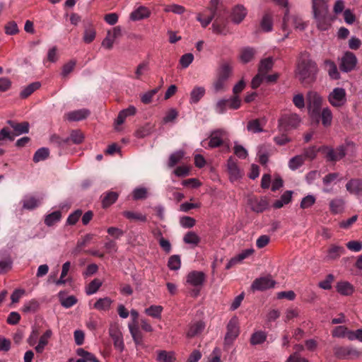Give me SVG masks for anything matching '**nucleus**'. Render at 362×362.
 I'll return each mask as SVG.
<instances>
[{
	"mask_svg": "<svg viewBox=\"0 0 362 362\" xmlns=\"http://www.w3.org/2000/svg\"><path fill=\"white\" fill-rule=\"evenodd\" d=\"M317 70V65L313 61L302 58L298 62L295 76L301 83H309L314 80Z\"/></svg>",
	"mask_w": 362,
	"mask_h": 362,
	"instance_id": "f257e3e1",
	"label": "nucleus"
},
{
	"mask_svg": "<svg viewBox=\"0 0 362 362\" xmlns=\"http://www.w3.org/2000/svg\"><path fill=\"white\" fill-rule=\"evenodd\" d=\"M306 103L308 115L311 117H315L320 115L323 98L315 91H309L306 95Z\"/></svg>",
	"mask_w": 362,
	"mask_h": 362,
	"instance_id": "f03ea898",
	"label": "nucleus"
},
{
	"mask_svg": "<svg viewBox=\"0 0 362 362\" xmlns=\"http://www.w3.org/2000/svg\"><path fill=\"white\" fill-rule=\"evenodd\" d=\"M300 123L301 118L298 114H286L279 119L278 128L280 132H285L297 128Z\"/></svg>",
	"mask_w": 362,
	"mask_h": 362,
	"instance_id": "7ed1b4c3",
	"label": "nucleus"
},
{
	"mask_svg": "<svg viewBox=\"0 0 362 362\" xmlns=\"http://www.w3.org/2000/svg\"><path fill=\"white\" fill-rule=\"evenodd\" d=\"M327 100L333 107H344L347 103L346 90L340 87L333 88L327 95Z\"/></svg>",
	"mask_w": 362,
	"mask_h": 362,
	"instance_id": "20e7f679",
	"label": "nucleus"
},
{
	"mask_svg": "<svg viewBox=\"0 0 362 362\" xmlns=\"http://www.w3.org/2000/svg\"><path fill=\"white\" fill-rule=\"evenodd\" d=\"M239 332L238 320L236 317H233L227 325V332L224 339L225 346H230L238 337Z\"/></svg>",
	"mask_w": 362,
	"mask_h": 362,
	"instance_id": "39448f33",
	"label": "nucleus"
},
{
	"mask_svg": "<svg viewBox=\"0 0 362 362\" xmlns=\"http://www.w3.org/2000/svg\"><path fill=\"white\" fill-rule=\"evenodd\" d=\"M109 334L114 342L116 349L122 352L124 349L123 336L119 325L117 323H112L109 328Z\"/></svg>",
	"mask_w": 362,
	"mask_h": 362,
	"instance_id": "423d86ee",
	"label": "nucleus"
},
{
	"mask_svg": "<svg viewBox=\"0 0 362 362\" xmlns=\"http://www.w3.org/2000/svg\"><path fill=\"white\" fill-rule=\"evenodd\" d=\"M226 169L229 180L231 182L240 180L243 175V171L240 169L237 162L232 157H230L227 161Z\"/></svg>",
	"mask_w": 362,
	"mask_h": 362,
	"instance_id": "0eeeda50",
	"label": "nucleus"
},
{
	"mask_svg": "<svg viewBox=\"0 0 362 362\" xmlns=\"http://www.w3.org/2000/svg\"><path fill=\"white\" fill-rule=\"evenodd\" d=\"M283 28L284 30L291 28L302 30L305 28V23L299 16L286 13L284 18Z\"/></svg>",
	"mask_w": 362,
	"mask_h": 362,
	"instance_id": "6e6552de",
	"label": "nucleus"
},
{
	"mask_svg": "<svg viewBox=\"0 0 362 362\" xmlns=\"http://www.w3.org/2000/svg\"><path fill=\"white\" fill-rule=\"evenodd\" d=\"M84 136L83 133L79 130H73L70 134V136L66 139H61L57 136H53L52 141L57 143L59 146H63L67 144L69 141H71L75 144H79L83 141Z\"/></svg>",
	"mask_w": 362,
	"mask_h": 362,
	"instance_id": "1a4fd4ad",
	"label": "nucleus"
},
{
	"mask_svg": "<svg viewBox=\"0 0 362 362\" xmlns=\"http://www.w3.org/2000/svg\"><path fill=\"white\" fill-rule=\"evenodd\" d=\"M122 35V29L119 26L114 27L107 31L106 37L102 42V46L107 49H112L115 40Z\"/></svg>",
	"mask_w": 362,
	"mask_h": 362,
	"instance_id": "9d476101",
	"label": "nucleus"
},
{
	"mask_svg": "<svg viewBox=\"0 0 362 362\" xmlns=\"http://www.w3.org/2000/svg\"><path fill=\"white\" fill-rule=\"evenodd\" d=\"M357 64V59L355 54L350 52L344 53L341 59L340 69L344 72H349L353 70Z\"/></svg>",
	"mask_w": 362,
	"mask_h": 362,
	"instance_id": "9b49d317",
	"label": "nucleus"
},
{
	"mask_svg": "<svg viewBox=\"0 0 362 362\" xmlns=\"http://www.w3.org/2000/svg\"><path fill=\"white\" fill-rule=\"evenodd\" d=\"M228 136L227 132L223 129H218L211 132L209 136L208 145L209 148H216L221 146Z\"/></svg>",
	"mask_w": 362,
	"mask_h": 362,
	"instance_id": "f8f14e48",
	"label": "nucleus"
},
{
	"mask_svg": "<svg viewBox=\"0 0 362 362\" xmlns=\"http://www.w3.org/2000/svg\"><path fill=\"white\" fill-rule=\"evenodd\" d=\"M274 284V281H273L270 277H261L253 281L251 288L253 291H263L272 288Z\"/></svg>",
	"mask_w": 362,
	"mask_h": 362,
	"instance_id": "ddd939ff",
	"label": "nucleus"
},
{
	"mask_svg": "<svg viewBox=\"0 0 362 362\" xmlns=\"http://www.w3.org/2000/svg\"><path fill=\"white\" fill-rule=\"evenodd\" d=\"M205 280V274L202 272L193 271L187 276V284L194 287H201Z\"/></svg>",
	"mask_w": 362,
	"mask_h": 362,
	"instance_id": "4468645a",
	"label": "nucleus"
},
{
	"mask_svg": "<svg viewBox=\"0 0 362 362\" xmlns=\"http://www.w3.org/2000/svg\"><path fill=\"white\" fill-rule=\"evenodd\" d=\"M233 66L229 62H222L216 71V76L228 81L233 74Z\"/></svg>",
	"mask_w": 362,
	"mask_h": 362,
	"instance_id": "2eb2a0df",
	"label": "nucleus"
},
{
	"mask_svg": "<svg viewBox=\"0 0 362 362\" xmlns=\"http://www.w3.org/2000/svg\"><path fill=\"white\" fill-rule=\"evenodd\" d=\"M346 189L351 194L362 196V179H351L346 184Z\"/></svg>",
	"mask_w": 362,
	"mask_h": 362,
	"instance_id": "dca6fc26",
	"label": "nucleus"
},
{
	"mask_svg": "<svg viewBox=\"0 0 362 362\" xmlns=\"http://www.w3.org/2000/svg\"><path fill=\"white\" fill-rule=\"evenodd\" d=\"M247 13V9L243 5L238 4L233 7L231 13L232 21L236 24L240 23Z\"/></svg>",
	"mask_w": 362,
	"mask_h": 362,
	"instance_id": "f3484780",
	"label": "nucleus"
},
{
	"mask_svg": "<svg viewBox=\"0 0 362 362\" xmlns=\"http://www.w3.org/2000/svg\"><path fill=\"white\" fill-rule=\"evenodd\" d=\"M323 69L327 72L329 78L332 80H337L340 78V73L338 71L336 64L329 59H326L323 62Z\"/></svg>",
	"mask_w": 362,
	"mask_h": 362,
	"instance_id": "a211bd4d",
	"label": "nucleus"
},
{
	"mask_svg": "<svg viewBox=\"0 0 362 362\" xmlns=\"http://www.w3.org/2000/svg\"><path fill=\"white\" fill-rule=\"evenodd\" d=\"M150 10L144 6H139L130 13V19L133 21H141L150 16Z\"/></svg>",
	"mask_w": 362,
	"mask_h": 362,
	"instance_id": "6ab92c4d",
	"label": "nucleus"
},
{
	"mask_svg": "<svg viewBox=\"0 0 362 362\" xmlns=\"http://www.w3.org/2000/svg\"><path fill=\"white\" fill-rule=\"evenodd\" d=\"M252 209L255 212H262L269 206V202L266 197L252 198L250 199Z\"/></svg>",
	"mask_w": 362,
	"mask_h": 362,
	"instance_id": "aec40b11",
	"label": "nucleus"
},
{
	"mask_svg": "<svg viewBox=\"0 0 362 362\" xmlns=\"http://www.w3.org/2000/svg\"><path fill=\"white\" fill-rule=\"evenodd\" d=\"M42 199L35 197L33 195L25 196L22 200L23 208L28 210H33L41 204Z\"/></svg>",
	"mask_w": 362,
	"mask_h": 362,
	"instance_id": "412c9836",
	"label": "nucleus"
},
{
	"mask_svg": "<svg viewBox=\"0 0 362 362\" xmlns=\"http://www.w3.org/2000/svg\"><path fill=\"white\" fill-rule=\"evenodd\" d=\"M89 111L86 109H81L67 112L65 118L69 121H79L86 118L89 115Z\"/></svg>",
	"mask_w": 362,
	"mask_h": 362,
	"instance_id": "4be33fe9",
	"label": "nucleus"
},
{
	"mask_svg": "<svg viewBox=\"0 0 362 362\" xmlns=\"http://www.w3.org/2000/svg\"><path fill=\"white\" fill-rule=\"evenodd\" d=\"M313 10L315 16L328 13V6L324 0H313Z\"/></svg>",
	"mask_w": 362,
	"mask_h": 362,
	"instance_id": "5701e85b",
	"label": "nucleus"
},
{
	"mask_svg": "<svg viewBox=\"0 0 362 362\" xmlns=\"http://www.w3.org/2000/svg\"><path fill=\"white\" fill-rule=\"evenodd\" d=\"M345 250L343 247L336 245H332L328 250L325 257L326 260H333L338 259L344 252Z\"/></svg>",
	"mask_w": 362,
	"mask_h": 362,
	"instance_id": "b1692460",
	"label": "nucleus"
},
{
	"mask_svg": "<svg viewBox=\"0 0 362 362\" xmlns=\"http://www.w3.org/2000/svg\"><path fill=\"white\" fill-rule=\"evenodd\" d=\"M339 180V174L337 173H332L326 175L322 179V183L325 186L323 189V192L328 193L331 192V189L329 187L332 185L337 183Z\"/></svg>",
	"mask_w": 362,
	"mask_h": 362,
	"instance_id": "393cba45",
	"label": "nucleus"
},
{
	"mask_svg": "<svg viewBox=\"0 0 362 362\" xmlns=\"http://www.w3.org/2000/svg\"><path fill=\"white\" fill-rule=\"evenodd\" d=\"M322 124L325 127H328L332 125L333 119V114L331 109L329 107H325L322 109L320 112Z\"/></svg>",
	"mask_w": 362,
	"mask_h": 362,
	"instance_id": "a878e982",
	"label": "nucleus"
},
{
	"mask_svg": "<svg viewBox=\"0 0 362 362\" xmlns=\"http://www.w3.org/2000/svg\"><path fill=\"white\" fill-rule=\"evenodd\" d=\"M255 54L256 50L254 48L244 47L240 50L239 58L241 62L247 64L254 59Z\"/></svg>",
	"mask_w": 362,
	"mask_h": 362,
	"instance_id": "bb28decb",
	"label": "nucleus"
},
{
	"mask_svg": "<svg viewBox=\"0 0 362 362\" xmlns=\"http://www.w3.org/2000/svg\"><path fill=\"white\" fill-rule=\"evenodd\" d=\"M206 90L202 86H194L190 92L189 103L197 104L204 95Z\"/></svg>",
	"mask_w": 362,
	"mask_h": 362,
	"instance_id": "cd10ccee",
	"label": "nucleus"
},
{
	"mask_svg": "<svg viewBox=\"0 0 362 362\" xmlns=\"http://www.w3.org/2000/svg\"><path fill=\"white\" fill-rule=\"evenodd\" d=\"M8 124L14 130L16 136H18L22 134H26L29 132V123L27 122L16 123L9 120L8 121Z\"/></svg>",
	"mask_w": 362,
	"mask_h": 362,
	"instance_id": "c85d7f7f",
	"label": "nucleus"
},
{
	"mask_svg": "<svg viewBox=\"0 0 362 362\" xmlns=\"http://www.w3.org/2000/svg\"><path fill=\"white\" fill-rule=\"evenodd\" d=\"M76 354L80 356L76 362H100L94 354L85 351L83 349H78Z\"/></svg>",
	"mask_w": 362,
	"mask_h": 362,
	"instance_id": "c756f323",
	"label": "nucleus"
},
{
	"mask_svg": "<svg viewBox=\"0 0 362 362\" xmlns=\"http://www.w3.org/2000/svg\"><path fill=\"white\" fill-rule=\"evenodd\" d=\"M52 335V332L47 329L40 338L39 342L35 346V349L36 352L41 354L45 350V346L48 344L49 339Z\"/></svg>",
	"mask_w": 362,
	"mask_h": 362,
	"instance_id": "7c9ffc66",
	"label": "nucleus"
},
{
	"mask_svg": "<svg viewBox=\"0 0 362 362\" xmlns=\"http://www.w3.org/2000/svg\"><path fill=\"white\" fill-rule=\"evenodd\" d=\"M336 289L338 293L343 296H350L354 293V286L348 281L338 282L336 286Z\"/></svg>",
	"mask_w": 362,
	"mask_h": 362,
	"instance_id": "2f4dec72",
	"label": "nucleus"
},
{
	"mask_svg": "<svg viewBox=\"0 0 362 362\" xmlns=\"http://www.w3.org/2000/svg\"><path fill=\"white\" fill-rule=\"evenodd\" d=\"M205 325L202 321H197L190 325L189 329L187 332L188 337H194L200 334L204 329Z\"/></svg>",
	"mask_w": 362,
	"mask_h": 362,
	"instance_id": "473e14b6",
	"label": "nucleus"
},
{
	"mask_svg": "<svg viewBox=\"0 0 362 362\" xmlns=\"http://www.w3.org/2000/svg\"><path fill=\"white\" fill-rule=\"evenodd\" d=\"M128 327L129 332L136 345L142 344L143 336L140 332L137 324H129Z\"/></svg>",
	"mask_w": 362,
	"mask_h": 362,
	"instance_id": "72a5a7b5",
	"label": "nucleus"
},
{
	"mask_svg": "<svg viewBox=\"0 0 362 362\" xmlns=\"http://www.w3.org/2000/svg\"><path fill=\"white\" fill-rule=\"evenodd\" d=\"M13 141L14 136L6 128H3L0 130V156H3L6 151L3 146L6 140Z\"/></svg>",
	"mask_w": 362,
	"mask_h": 362,
	"instance_id": "f704fd0d",
	"label": "nucleus"
},
{
	"mask_svg": "<svg viewBox=\"0 0 362 362\" xmlns=\"http://www.w3.org/2000/svg\"><path fill=\"white\" fill-rule=\"evenodd\" d=\"M112 300L108 298L105 297L99 298L93 305V308L99 311H106L110 308Z\"/></svg>",
	"mask_w": 362,
	"mask_h": 362,
	"instance_id": "c9c22d12",
	"label": "nucleus"
},
{
	"mask_svg": "<svg viewBox=\"0 0 362 362\" xmlns=\"http://www.w3.org/2000/svg\"><path fill=\"white\" fill-rule=\"evenodd\" d=\"M317 28L321 30H326L330 25V17L328 13L325 15L315 16Z\"/></svg>",
	"mask_w": 362,
	"mask_h": 362,
	"instance_id": "e433bc0d",
	"label": "nucleus"
},
{
	"mask_svg": "<svg viewBox=\"0 0 362 362\" xmlns=\"http://www.w3.org/2000/svg\"><path fill=\"white\" fill-rule=\"evenodd\" d=\"M62 218V213L60 211H55L47 214L45 218V223L47 226H52L59 222Z\"/></svg>",
	"mask_w": 362,
	"mask_h": 362,
	"instance_id": "4c0bfd02",
	"label": "nucleus"
},
{
	"mask_svg": "<svg viewBox=\"0 0 362 362\" xmlns=\"http://www.w3.org/2000/svg\"><path fill=\"white\" fill-rule=\"evenodd\" d=\"M274 65V60L272 58L269 57L262 59L260 62L258 71L264 75L271 70Z\"/></svg>",
	"mask_w": 362,
	"mask_h": 362,
	"instance_id": "58836bf2",
	"label": "nucleus"
},
{
	"mask_svg": "<svg viewBox=\"0 0 362 362\" xmlns=\"http://www.w3.org/2000/svg\"><path fill=\"white\" fill-rule=\"evenodd\" d=\"M212 88L216 93L224 92L227 88V81L216 76Z\"/></svg>",
	"mask_w": 362,
	"mask_h": 362,
	"instance_id": "ea45409f",
	"label": "nucleus"
},
{
	"mask_svg": "<svg viewBox=\"0 0 362 362\" xmlns=\"http://www.w3.org/2000/svg\"><path fill=\"white\" fill-rule=\"evenodd\" d=\"M183 241L186 244L192 245L194 246H196L199 243L200 238L194 231H189L185 235V236L183 238Z\"/></svg>",
	"mask_w": 362,
	"mask_h": 362,
	"instance_id": "a19ab883",
	"label": "nucleus"
},
{
	"mask_svg": "<svg viewBox=\"0 0 362 362\" xmlns=\"http://www.w3.org/2000/svg\"><path fill=\"white\" fill-rule=\"evenodd\" d=\"M344 202L341 199H334L329 202V208L332 213L339 214L343 211Z\"/></svg>",
	"mask_w": 362,
	"mask_h": 362,
	"instance_id": "79ce46f5",
	"label": "nucleus"
},
{
	"mask_svg": "<svg viewBox=\"0 0 362 362\" xmlns=\"http://www.w3.org/2000/svg\"><path fill=\"white\" fill-rule=\"evenodd\" d=\"M267 339V334L263 331L255 332L250 338V343L252 345H257L262 344Z\"/></svg>",
	"mask_w": 362,
	"mask_h": 362,
	"instance_id": "37998d69",
	"label": "nucleus"
},
{
	"mask_svg": "<svg viewBox=\"0 0 362 362\" xmlns=\"http://www.w3.org/2000/svg\"><path fill=\"white\" fill-rule=\"evenodd\" d=\"M157 361L158 362H175V354L171 351H160L158 354Z\"/></svg>",
	"mask_w": 362,
	"mask_h": 362,
	"instance_id": "c03bdc74",
	"label": "nucleus"
},
{
	"mask_svg": "<svg viewBox=\"0 0 362 362\" xmlns=\"http://www.w3.org/2000/svg\"><path fill=\"white\" fill-rule=\"evenodd\" d=\"M40 87V83L34 82L28 86L24 87L21 92V97L25 98L30 95L35 90H37Z\"/></svg>",
	"mask_w": 362,
	"mask_h": 362,
	"instance_id": "a18cd8bd",
	"label": "nucleus"
},
{
	"mask_svg": "<svg viewBox=\"0 0 362 362\" xmlns=\"http://www.w3.org/2000/svg\"><path fill=\"white\" fill-rule=\"evenodd\" d=\"M318 151L325 156L327 160L337 161V159H335V151L334 149H333L332 148L327 146H323L322 147L318 148Z\"/></svg>",
	"mask_w": 362,
	"mask_h": 362,
	"instance_id": "49530a36",
	"label": "nucleus"
},
{
	"mask_svg": "<svg viewBox=\"0 0 362 362\" xmlns=\"http://www.w3.org/2000/svg\"><path fill=\"white\" fill-rule=\"evenodd\" d=\"M124 216L131 221H141L145 222L146 221V215L142 214L139 212H133V211H124L123 212Z\"/></svg>",
	"mask_w": 362,
	"mask_h": 362,
	"instance_id": "de8ad7c7",
	"label": "nucleus"
},
{
	"mask_svg": "<svg viewBox=\"0 0 362 362\" xmlns=\"http://www.w3.org/2000/svg\"><path fill=\"white\" fill-rule=\"evenodd\" d=\"M163 307L160 305H151L145 310V313L153 318L159 319L161 316Z\"/></svg>",
	"mask_w": 362,
	"mask_h": 362,
	"instance_id": "09e8293b",
	"label": "nucleus"
},
{
	"mask_svg": "<svg viewBox=\"0 0 362 362\" xmlns=\"http://www.w3.org/2000/svg\"><path fill=\"white\" fill-rule=\"evenodd\" d=\"M70 268H71V262H66L65 263L63 264L60 278L55 282V284L57 285H62L66 282V279H65V277L68 274V273L70 270Z\"/></svg>",
	"mask_w": 362,
	"mask_h": 362,
	"instance_id": "8fccbe9b",
	"label": "nucleus"
},
{
	"mask_svg": "<svg viewBox=\"0 0 362 362\" xmlns=\"http://www.w3.org/2000/svg\"><path fill=\"white\" fill-rule=\"evenodd\" d=\"M102 281L98 279H93L86 288L87 295H92L96 293L102 286Z\"/></svg>",
	"mask_w": 362,
	"mask_h": 362,
	"instance_id": "3c124183",
	"label": "nucleus"
},
{
	"mask_svg": "<svg viewBox=\"0 0 362 362\" xmlns=\"http://www.w3.org/2000/svg\"><path fill=\"white\" fill-rule=\"evenodd\" d=\"M118 194L115 192H109L106 193L103 198V207H107L112 204L117 199Z\"/></svg>",
	"mask_w": 362,
	"mask_h": 362,
	"instance_id": "603ef678",
	"label": "nucleus"
},
{
	"mask_svg": "<svg viewBox=\"0 0 362 362\" xmlns=\"http://www.w3.org/2000/svg\"><path fill=\"white\" fill-rule=\"evenodd\" d=\"M181 266L180 257L177 255H174L170 257L168 262V267L170 270H178Z\"/></svg>",
	"mask_w": 362,
	"mask_h": 362,
	"instance_id": "864d4df0",
	"label": "nucleus"
},
{
	"mask_svg": "<svg viewBox=\"0 0 362 362\" xmlns=\"http://www.w3.org/2000/svg\"><path fill=\"white\" fill-rule=\"evenodd\" d=\"M304 163V158L303 156H296L289 160L288 167L292 170H295L300 167Z\"/></svg>",
	"mask_w": 362,
	"mask_h": 362,
	"instance_id": "5fc2aeb1",
	"label": "nucleus"
},
{
	"mask_svg": "<svg viewBox=\"0 0 362 362\" xmlns=\"http://www.w3.org/2000/svg\"><path fill=\"white\" fill-rule=\"evenodd\" d=\"M49 156V150L47 148H41L38 149L33 156V161L38 163L45 160Z\"/></svg>",
	"mask_w": 362,
	"mask_h": 362,
	"instance_id": "6e6d98bb",
	"label": "nucleus"
},
{
	"mask_svg": "<svg viewBox=\"0 0 362 362\" xmlns=\"http://www.w3.org/2000/svg\"><path fill=\"white\" fill-rule=\"evenodd\" d=\"M93 238V235L87 234L81 240H78L77 243L76 247L73 250L72 253L74 255H77L80 252L81 249L86 245Z\"/></svg>",
	"mask_w": 362,
	"mask_h": 362,
	"instance_id": "4d7b16f0",
	"label": "nucleus"
},
{
	"mask_svg": "<svg viewBox=\"0 0 362 362\" xmlns=\"http://www.w3.org/2000/svg\"><path fill=\"white\" fill-rule=\"evenodd\" d=\"M164 11L165 13L172 12L175 14H182L185 11V8L181 5L173 4L165 6Z\"/></svg>",
	"mask_w": 362,
	"mask_h": 362,
	"instance_id": "13d9d810",
	"label": "nucleus"
},
{
	"mask_svg": "<svg viewBox=\"0 0 362 362\" xmlns=\"http://www.w3.org/2000/svg\"><path fill=\"white\" fill-rule=\"evenodd\" d=\"M261 28L265 32L272 30V16L269 14H266L263 16V18L261 21Z\"/></svg>",
	"mask_w": 362,
	"mask_h": 362,
	"instance_id": "bf43d9fd",
	"label": "nucleus"
},
{
	"mask_svg": "<svg viewBox=\"0 0 362 362\" xmlns=\"http://www.w3.org/2000/svg\"><path fill=\"white\" fill-rule=\"evenodd\" d=\"M350 332L344 326H337L332 331V336L334 337H346L348 338V333Z\"/></svg>",
	"mask_w": 362,
	"mask_h": 362,
	"instance_id": "052dcab7",
	"label": "nucleus"
},
{
	"mask_svg": "<svg viewBox=\"0 0 362 362\" xmlns=\"http://www.w3.org/2000/svg\"><path fill=\"white\" fill-rule=\"evenodd\" d=\"M247 129L252 133H259L262 132V127H261L260 122L258 119H253L248 122Z\"/></svg>",
	"mask_w": 362,
	"mask_h": 362,
	"instance_id": "680f3d73",
	"label": "nucleus"
},
{
	"mask_svg": "<svg viewBox=\"0 0 362 362\" xmlns=\"http://www.w3.org/2000/svg\"><path fill=\"white\" fill-rule=\"evenodd\" d=\"M95 30L93 28H87L84 30L83 40L87 44L90 43L95 38Z\"/></svg>",
	"mask_w": 362,
	"mask_h": 362,
	"instance_id": "e2e57ef3",
	"label": "nucleus"
},
{
	"mask_svg": "<svg viewBox=\"0 0 362 362\" xmlns=\"http://www.w3.org/2000/svg\"><path fill=\"white\" fill-rule=\"evenodd\" d=\"M184 156V152L182 151H178L172 153L169 158L168 165L173 167Z\"/></svg>",
	"mask_w": 362,
	"mask_h": 362,
	"instance_id": "0e129e2a",
	"label": "nucleus"
},
{
	"mask_svg": "<svg viewBox=\"0 0 362 362\" xmlns=\"http://www.w3.org/2000/svg\"><path fill=\"white\" fill-rule=\"evenodd\" d=\"M196 220L190 216H182L180 218V224L182 228H190L194 226Z\"/></svg>",
	"mask_w": 362,
	"mask_h": 362,
	"instance_id": "69168bd1",
	"label": "nucleus"
},
{
	"mask_svg": "<svg viewBox=\"0 0 362 362\" xmlns=\"http://www.w3.org/2000/svg\"><path fill=\"white\" fill-rule=\"evenodd\" d=\"M293 105L298 109L305 107V98L302 93L295 94L292 99Z\"/></svg>",
	"mask_w": 362,
	"mask_h": 362,
	"instance_id": "338daca9",
	"label": "nucleus"
},
{
	"mask_svg": "<svg viewBox=\"0 0 362 362\" xmlns=\"http://www.w3.org/2000/svg\"><path fill=\"white\" fill-rule=\"evenodd\" d=\"M39 307V303L35 300H31L26 302L23 307V311L25 313L35 312Z\"/></svg>",
	"mask_w": 362,
	"mask_h": 362,
	"instance_id": "774afa93",
	"label": "nucleus"
}]
</instances>
